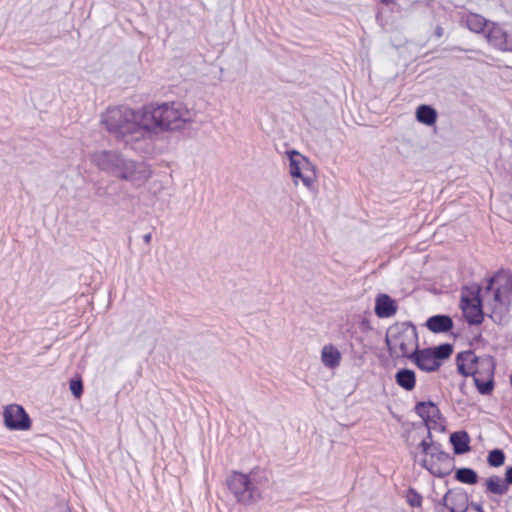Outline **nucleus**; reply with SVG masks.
Listing matches in <instances>:
<instances>
[{"label":"nucleus","mask_w":512,"mask_h":512,"mask_svg":"<svg viewBox=\"0 0 512 512\" xmlns=\"http://www.w3.org/2000/svg\"><path fill=\"white\" fill-rule=\"evenodd\" d=\"M4 424L10 430H28L31 427V420L24 410L18 404H10L5 407L3 412Z\"/></svg>","instance_id":"nucleus-12"},{"label":"nucleus","mask_w":512,"mask_h":512,"mask_svg":"<svg viewBox=\"0 0 512 512\" xmlns=\"http://www.w3.org/2000/svg\"><path fill=\"white\" fill-rule=\"evenodd\" d=\"M466 27L475 33L483 32L490 22L486 21L484 17L478 14H469L465 18Z\"/></svg>","instance_id":"nucleus-24"},{"label":"nucleus","mask_w":512,"mask_h":512,"mask_svg":"<svg viewBox=\"0 0 512 512\" xmlns=\"http://www.w3.org/2000/svg\"><path fill=\"white\" fill-rule=\"evenodd\" d=\"M510 299L512 296V273L499 271L490 278Z\"/></svg>","instance_id":"nucleus-23"},{"label":"nucleus","mask_w":512,"mask_h":512,"mask_svg":"<svg viewBox=\"0 0 512 512\" xmlns=\"http://www.w3.org/2000/svg\"><path fill=\"white\" fill-rule=\"evenodd\" d=\"M408 359L412 360L419 369L425 372L436 371L441 366V362L435 359L432 348H425L422 350L418 348Z\"/></svg>","instance_id":"nucleus-14"},{"label":"nucleus","mask_w":512,"mask_h":512,"mask_svg":"<svg viewBox=\"0 0 512 512\" xmlns=\"http://www.w3.org/2000/svg\"><path fill=\"white\" fill-rule=\"evenodd\" d=\"M455 479L461 483L474 485L478 482V474L472 468H459L455 472Z\"/></svg>","instance_id":"nucleus-27"},{"label":"nucleus","mask_w":512,"mask_h":512,"mask_svg":"<svg viewBox=\"0 0 512 512\" xmlns=\"http://www.w3.org/2000/svg\"><path fill=\"white\" fill-rule=\"evenodd\" d=\"M433 355L437 361L441 362V360L447 359L453 352V347L449 343L441 344L435 348H432Z\"/></svg>","instance_id":"nucleus-28"},{"label":"nucleus","mask_w":512,"mask_h":512,"mask_svg":"<svg viewBox=\"0 0 512 512\" xmlns=\"http://www.w3.org/2000/svg\"><path fill=\"white\" fill-rule=\"evenodd\" d=\"M383 4H391V3H394V0H380Z\"/></svg>","instance_id":"nucleus-38"},{"label":"nucleus","mask_w":512,"mask_h":512,"mask_svg":"<svg viewBox=\"0 0 512 512\" xmlns=\"http://www.w3.org/2000/svg\"><path fill=\"white\" fill-rule=\"evenodd\" d=\"M504 480L508 487L512 485V466L506 469Z\"/></svg>","instance_id":"nucleus-33"},{"label":"nucleus","mask_w":512,"mask_h":512,"mask_svg":"<svg viewBox=\"0 0 512 512\" xmlns=\"http://www.w3.org/2000/svg\"><path fill=\"white\" fill-rule=\"evenodd\" d=\"M450 442L453 446L454 453L461 455L470 450L469 436L465 431L454 432L450 435Z\"/></svg>","instance_id":"nucleus-22"},{"label":"nucleus","mask_w":512,"mask_h":512,"mask_svg":"<svg viewBox=\"0 0 512 512\" xmlns=\"http://www.w3.org/2000/svg\"><path fill=\"white\" fill-rule=\"evenodd\" d=\"M61 510L62 512H70L69 508L65 504L61 506Z\"/></svg>","instance_id":"nucleus-37"},{"label":"nucleus","mask_w":512,"mask_h":512,"mask_svg":"<svg viewBox=\"0 0 512 512\" xmlns=\"http://www.w3.org/2000/svg\"><path fill=\"white\" fill-rule=\"evenodd\" d=\"M449 506H450V501L449 500H445V495L443 496V498L441 499V501L437 504L436 506V512H445V509H449Z\"/></svg>","instance_id":"nucleus-32"},{"label":"nucleus","mask_w":512,"mask_h":512,"mask_svg":"<svg viewBox=\"0 0 512 512\" xmlns=\"http://www.w3.org/2000/svg\"><path fill=\"white\" fill-rule=\"evenodd\" d=\"M427 438L423 439L417 449L420 450L423 457L419 460V464L432 475L436 477H444L451 471V456L440 449V444L431 441V432L428 430Z\"/></svg>","instance_id":"nucleus-4"},{"label":"nucleus","mask_w":512,"mask_h":512,"mask_svg":"<svg viewBox=\"0 0 512 512\" xmlns=\"http://www.w3.org/2000/svg\"><path fill=\"white\" fill-rule=\"evenodd\" d=\"M148 139L164 131L179 130L192 121V113L180 102H163L143 107Z\"/></svg>","instance_id":"nucleus-2"},{"label":"nucleus","mask_w":512,"mask_h":512,"mask_svg":"<svg viewBox=\"0 0 512 512\" xmlns=\"http://www.w3.org/2000/svg\"><path fill=\"white\" fill-rule=\"evenodd\" d=\"M395 382L403 389L411 391L415 388V372L408 368H402L395 374Z\"/></svg>","instance_id":"nucleus-20"},{"label":"nucleus","mask_w":512,"mask_h":512,"mask_svg":"<svg viewBox=\"0 0 512 512\" xmlns=\"http://www.w3.org/2000/svg\"><path fill=\"white\" fill-rule=\"evenodd\" d=\"M125 157L118 150L101 149L92 152L89 159L100 171L116 177Z\"/></svg>","instance_id":"nucleus-9"},{"label":"nucleus","mask_w":512,"mask_h":512,"mask_svg":"<svg viewBox=\"0 0 512 512\" xmlns=\"http://www.w3.org/2000/svg\"><path fill=\"white\" fill-rule=\"evenodd\" d=\"M426 326L434 333H443L452 329L453 321L448 315H434L428 318Z\"/></svg>","instance_id":"nucleus-18"},{"label":"nucleus","mask_w":512,"mask_h":512,"mask_svg":"<svg viewBox=\"0 0 512 512\" xmlns=\"http://www.w3.org/2000/svg\"><path fill=\"white\" fill-rule=\"evenodd\" d=\"M486 372H487V376H488L486 380L481 379V377H480L481 374L473 376L477 390L479 391V393H481L483 395L490 394L494 387V382H493V378H492L493 369H491L490 371H486Z\"/></svg>","instance_id":"nucleus-26"},{"label":"nucleus","mask_w":512,"mask_h":512,"mask_svg":"<svg viewBox=\"0 0 512 512\" xmlns=\"http://www.w3.org/2000/svg\"><path fill=\"white\" fill-rule=\"evenodd\" d=\"M483 485L487 495L503 496L509 490V487L507 486L504 478H501L498 475H492L488 477L484 481Z\"/></svg>","instance_id":"nucleus-17"},{"label":"nucleus","mask_w":512,"mask_h":512,"mask_svg":"<svg viewBox=\"0 0 512 512\" xmlns=\"http://www.w3.org/2000/svg\"><path fill=\"white\" fill-rule=\"evenodd\" d=\"M458 372L467 377L481 374V371L493 369V360L490 357L480 358L472 351H464L457 355L456 359Z\"/></svg>","instance_id":"nucleus-8"},{"label":"nucleus","mask_w":512,"mask_h":512,"mask_svg":"<svg viewBox=\"0 0 512 512\" xmlns=\"http://www.w3.org/2000/svg\"><path fill=\"white\" fill-rule=\"evenodd\" d=\"M445 500L450 501L449 512H467L469 508L468 495L464 492H452L445 494Z\"/></svg>","instance_id":"nucleus-16"},{"label":"nucleus","mask_w":512,"mask_h":512,"mask_svg":"<svg viewBox=\"0 0 512 512\" xmlns=\"http://www.w3.org/2000/svg\"><path fill=\"white\" fill-rule=\"evenodd\" d=\"M397 306L393 299L386 294H380L376 298L375 314L380 318H387L396 313Z\"/></svg>","instance_id":"nucleus-15"},{"label":"nucleus","mask_w":512,"mask_h":512,"mask_svg":"<svg viewBox=\"0 0 512 512\" xmlns=\"http://www.w3.org/2000/svg\"><path fill=\"white\" fill-rule=\"evenodd\" d=\"M406 499L412 507H420L422 504V496L412 488L407 491Z\"/></svg>","instance_id":"nucleus-30"},{"label":"nucleus","mask_w":512,"mask_h":512,"mask_svg":"<svg viewBox=\"0 0 512 512\" xmlns=\"http://www.w3.org/2000/svg\"><path fill=\"white\" fill-rule=\"evenodd\" d=\"M227 485L237 501L242 504H252L260 498L258 490L246 474L233 472L227 479Z\"/></svg>","instance_id":"nucleus-7"},{"label":"nucleus","mask_w":512,"mask_h":512,"mask_svg":"<svg viewBox=\"0 0 512 512\" xmlns=\"http://www.w3.org/2000/svg\"><path fill=\"white\" fill-rule=\"evenodd\" d=\"M481 288L475 287L474 291L468 294H462L461 296V308L465 316L466 321L470 325H479L484 319L483 313V300L480 295Z\"/></svg>","instance_id":"nucleus-10"},{"label":"nucleus","mask_w":512,"mask_h":512,"mask_svg":"<svg viewBox=\"0 0 512 512\" xmlns=\"http://www.w3.org/2000/svg\"><path fill=\"white\" fill-rule=\"evenodd\" d=\"M417 120L426 125H432L436 122V111L427 105H421L416 111Z\"/></svg>","instance_id":"nucleus-25"},{"label":"nucleus","mask_w":512,"mask_h":512,"mask_svg":"<svg viewBox=\"0 0 512 512\" xmlns=\"http://www.w3.org/2000/svg\"><path fill=\"white\" fill-rule=\"evenodd\" d=\"M144 109L133 110L127 106L108 107L101 115V124L107 132L124 146L139 151L148 140Z\"/></svg>","instance_id":"nucleus-1"},{"label":"nucleus","mask_w":512,"mask_h":512,"mask_svg":"<svg viewBox=\"0 0 512 512\" xmlns=\"http://www.w3.org/2000/svg\"><path fill=\"white\" fill-rule=\"evenodd\" d=\"M152 174L153 171L146 162L125 157L116 178L129 182L135 188H140L148 182Z\"/></svg>","instance_id":"nucleus-6"},{"label":"nucleus","mask_w":512,"mask_h":512,"mask_svg":"<svg viewBox=\"0 0 512 512\" xmlns=\"http://www.w3.org/2000/svg\"><path fill=\"white\" fill-rule=\"evenodd\" d=\"M143 241L145 244L149 245L152 241V234L151 233H147L143 236Z\"/></svg>","instance_id":"nucleus-35"},{"label":"nucleus","mask_w":512,"mask_h":512,"mask_svg":"<svg viewBox=\"0 0 512 512\" xmlns=\"http://www.w3.org/2000/svg\"><path fill=\"white\" fill-rule=\"evenodd\" d=\"M469 507H471L476 512H484L483 505L481 503L471 502L469 503Z\"/></svg>","instance_id":"nucleus-34"},{"label":"nucleus","mask_w":512,"mask_h":512,"mask_svg":"<svg viewBox=\"0 0 512 512\" xmlns=\"http://www.w3.org/2000/svg\"><path fill=\"white\" fill-rule=\"evenodd\" d=\"M480 295L484 304L490 310L492 320L501 324L509 312L511 299L491 279L488 280L485 289H481Z\"/></svg>","instance_id":"nucleus-5"},{"label":"nucleus","mask_w":512,"mask_h":512,"mask_svg":"<svg viewBox=\"0 0 512 512\" xmlns=\"http://www.w3.org/2000/svg\"><path fill=\"white\" fill-rule=\"evenodd\" d=\"M485 37L494 48L512 52V36L497 23H489Z\"/></svg>","instance_id":"nucleus-13"},{"label":"nucleus","mask_w":512,"mask_h":512,"mask_svg":"<svg viewBox=\"0 0 512 512\" xmlns=\"http://www.w3.org/2000/svg\"><path fill=\"white\" fill-rule=\"evenodd\" d=\"M321 361L329 369H334L340 365L341 353L333 345H325L321 351Z\"/></svg>","instance_id":"nucleus-19"},{"label":"nucleus","mask_w":512,"mask_h":512,"mask_svg":"<svg viewBox=\"0 0 512 512\" xmlns=\"http://www.w3.org/2000/svg\"><path fill=\"white\" fill-rule=\"evenodd\" d=\"M386 344L392 357L409 358L418 347L416 327L410 322H397L386 332Z\"/></svg>","instance_id":"nucleus-3"},{"label":"nucleus","mask_w":512,"mask_h":512,"mask_svg":"<svg viewBox=\"0 0 512 512\" xmlns=\"http://www.w3.org/2000/svg\"><path fill=\"white\" fill-rule=\"evenodd\" d=\"M415 412L421 417L426 423L428 421H435L439 418L440 411L433 402H419L415 406Z\"/></svg>","instance_id":"nucleus-21"},{"label":"nucleus","mask_w":512,"mask_h":512,"mask_svg":"<svg viewBox=\"0 0 512 512\" xmlns=\"http://www.w3.org/2000/svg\"><path fill=\"white\" fill-rule=\"evenodd\" d=\"M505 454L500 449H494L489 452L487 462L491 467H499L504 464Z\"/></svg>","instance_id":"nucleus-29"},{"label":"nucleus","mask_w":512,"mask_h":512,"mask_svg":"<svg viewBox=\"0 0 512 512\" xmlns=\"http://www.w3.org/2000/svg\"><path fill=\"white\" fill-rule=\"evenodd\" d=\"M435 35L440 38L442 35H443V29L442 27L440 26H437L436 30H435Z\"/></svg>","instance_id":"nucleus-36"},{"label":"nucleus","mask_w":512,"mask_h":512,"mask_svg":"<svg viewBox=\"0 0 512 512\" xmlns=\"http://www.w3.org/2000/svg\"><path fill=\"white\" fill-rule=\"evenodd\" d=\"M287 155L289 157V172L294 179V183L297 185V179H301L306 187H310L313 181L307 174V171L311 168L310 161L295 150L288 151Z\"/></svg>","instance_id":"nucleus-11"},{"label":"nucleus","mask_w":512,"mask_h":512,"mask_svg":"<svg viewBox=\"0 0 512 512\" xmlns=\"http://www.w3.org/2000/svg\"><path fill=\"white\" fill-rule=\"evenodd\" d=\"M70 390L75 397L79 398L83 392L82 381L81 380H71Z\"/></svg>","instance_id":"nucleus-31"}]
</instances>
